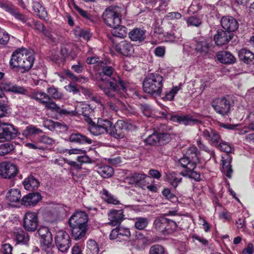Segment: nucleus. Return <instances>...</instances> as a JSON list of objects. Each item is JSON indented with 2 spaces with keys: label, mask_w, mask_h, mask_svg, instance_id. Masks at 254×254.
Instances as JSON below:
<instances>
[{
  "label": "nucleus",
  "mask_w": 254,
  "mask_h": 254,
  "mask_svg": "<svg viewBox=\"0 0 254 254\" xmlns=\"http://www.w3.org/2000/svg\"><path fill=\"white\" fill-rule=\"evenodd\" d=\"M108 62L105 61L99 63L98 70L101 81L98 86L107 96L113 97L115 91L125 90L126 85L119 76L114 74L115 70Z\"/></svg>",
  "instance_id": "1"
},
{
  "label": "nucleus",
  "mask_w": 254,
  "mask_h": 254,
  "mask_svg": "<svg viewBox=\"0 0 254 254\" xmlns=\"http://www.w3.org/2000/svg\"><path fill=\"white\" fill-rule=\"evenodd\" d=\"M196 152L197 148L195 147H190L186 151L185 156L179 160V163L186 169L185 171L181 172L182 175L198 181L200 179V175L194 171L196 167V163L198 161Z\"/></svg>",
  "instance_id": "2"
},
{
  "label": "nucleus",
  "mask_w": 254,
  "mask_h": 254,
  "mask_svg": "<svg viewBox=\"0 0 254 254\" xmlns=\"http://www.w3.org/2000/svg\"><path fill=\"white\" fill-rule=\"evenodd\" d=\"M88 221L87 214L83 211H77L70 217L68 222L74 240H79L85 237Z\"/></svg>",
  "instance_id": "3"
},
{
  "label": "nucleus",
  "mask_w": 254,
  "mask_h": 254,
  "mask_svg": "<svg viewBox=\"0 0 254 254\" xmlns=\"http://www.w3.org/2000/svg\"><path fill=\"white\" fill-rule=\"evenodd\" d=\"M163 81V77L158 73L149 74L143 81V90L150 95L160 96L162 92Z\"/></svg>",
  "instance_id": "4"
},
{
  "label": "nucleus",
  "mask_w": 254,
  "mask_h": 254,
  "mask_svg": "<svg viewBox=\"0 0 254 254\" xmlns=\"http://www.w3.org/2000/svg\"><path fill=\"white\" fill-rule=\"evenodd\" d=\"M122 8L118 6L110 7L106 9L102 14L103 19L106 24L110 27H116L121 22L120 14Z\"/></svg>",
  "instance_id": "5"
},
{
  "label": "nucleus",
  "mask_w": 254,
  "mask_h": 254,
  "mask_svg": "<svg viewBox=\"0 0 254 254\" xmlns=\"http://www.w3.org/2000/svg\"><path fill=\"white\" fill-rule=\"evenodd\" d=\"M219 149L226 153L232 152L231 146L225 142H221L219 145ZM232 160V157L228 153L224 154L222 157V171L226 174V176L230 178L231 177L233 170L230 165Z\"/></svg>",
  "instance_id": "6"
},
{
  "label": "nucleus",
  "mask_w": 254,
  "mask_h": 254,
  "mask_svg": "<svg viewBox=\"0 0 254 254\" xmlns=\"http://www.w3.org/2000/svg\"><path fill=\"white\" fill-rule=\"evenodd\" d=\"M211 105L215 112L223 116L229 113L231 106L229 97L214 99L212 101Z\"/></svg>",
  "instance_id": "7"
},
{
  "label": "nucleus",
  "mask_w": 254,
  "mask_h": 254,
  "mask_svg": "<svg viewBox=\"0 0 254 254\" xmlns=\"http://www.w3.org/2000/svg\"><path fill=\"white\" fill-rule=\"evenodd\" d=\"M17 133V130L13 125L0 123V141H10L15 138Z\"/></svg>",
  "instance_id": "8"
},
{
  "label": "nucleus",
  "mask_w": 254,
  "mask_h": 254,
  "mask_svg": "<svg viewBox=\"0 0 254 254\" xmlns=\"http://www.w3.org/2000/svg\"><path fill=\"white\" fill-rule=\"evenodd\" d=\"M55 243L60 251L66 252L71 245L69 235L65 231H59L55 237Z\"/></svg>",
  "instance_id": "9"
},
{
  "label": "nucleus",
  "mask_w": 254,
  "mask_h": 254,
  "mask_svg": "<svg viewBox=\"0 0 254 254\" xmlns=\"http://www.w3.org/2000/svg\"><path fill=\"white\" fill-rule=\"evenodd\" d=\"M17 166L10 162H3L0 164V176L4 179H10L18 173Z\"/></svg>",
  "instance_id": "10"
},
{
  "label": "nucleus",
  "mask_w": 254,
  "mask_h": 254,
  "mask_svg": "<svg viewBox=\"0 0 254 254\" xmlns=\"http://www.w3.org/2000/svg\"><path fill=\"white\" fill-rule=\"evenodd\" d=\"M23 226L27 231L33 232L38 226V217L36 213L29 212L25 214Z\"/></svg>",
  "instance_id": "11"
},
{
  "label": "nucleus",
  "mask_w": 254,
  "mask_h": 254,
  "mask_svg": "<svg viewBox=\"0 0 254 254\" xmlns=\"http://www.w3.org/2000/svg\"><path fill=\"white\" fill-rule=\"evenodd\" d=\"M3 9L6 12L13 15L16 19L25 23L27 26V22L31 18L19 12L18 9L15 6L12 4H1Z\"/></svg>",
  "instance_id": "12"
},
{
  "label": "nucleus",
  "mask_w": 254,
  "mask_h": 254,
  "mask_svg": "<svg viewBox=\"0 0 254 254\" xmlns=\"http://www.w3.org/2000/svg\"><path fill=\"white\" fill-rule=\"evenodd\" d=\"M116 51L120 55L130 57L134 53V47L132 44L127 41L124 40L118 43L115 46Z\"/></svg>",
  "instance_id": "13"
},
{
  "label": "nucleus",
  "mask_w": 254,
  "mask_h": 254,
  "mask_svg": "<svg viewBox=\"0 0 254 254\" xmlns=\"http://www.w3.org/2000/svg\"><path fill=\"white\" fill-rule=\"evenodd\" d=\"M170 120L174 123L183 124L185 126L197 125L201 123V121L193 118L190 115L172 116L170 118Z\"/></svg>",
  "instance_id": "14"
},
{
  "label": "nucleus",
  "mask_w": 254,
  "mask_h": 254,
  "mask_svg": "<svg viewBox=\"0 0 254 254\" xmlns=\"http://www.w3.org/2000/svg\"><path fill=\"white\" fill-rule=\"evenodd\" d=\"M33 98L41 104L44 105L47 109L50 110L53 108L55 105V102H53L51 98L46 93L37 91L33 94Z\"/></svg>",
  "instance_id": "15"
},
{
  "label": "nucleus",
  "mask_w": 254,
  "mask_h": 254,
  "mask_svg": "<svg viewBox=\"0 0 254 254\" xmlns=\"http://www.w3.org/2000/svg\"><path fill=\"white\" fill-rule=\"evenodd\" d=\"M148 177L144 173H134L125 178V182L131 185H144L145 179Z\"/></svg>",
  "instance_id": "16"
},
{
  "label": "nucleus",
  "mask_w": 254,
  "mask_h": 254,
  "mask_svg": "<svg viewBox=\"0 0 254 254\" xmlns=\"http://www.w3.org/2000/svg\"><path fill=\"white\" fill-rule=\"evenodd\" d=\"M26 52L25 48H19L16 50L11 55L10 60V65L12 68L18 67L21 69V65L23 64L22 57Z\"/></svg>",
  "instance_id": "17"
},
{
  "label": "nucleus",
  "mask_w": 254,
  "mask_h": 254,
  "mask_svg": "<svg viewBox=\"0 0 254 254\" xmlns=\"http://www.w3.org/2000/svg\"><path fill=\"white\" fill-rule=\"evenodd\" d=\"M109 222L110 225L115 226L120 224L125 219L123 210H112L108 214Z\"/></svg>",
  "instance_id": "18"
},
{
  "label": "nucleus",
  "mask_w": 254,
  "mask_h": 254,
  "mask_svg": "<svg viewBox=\"0 0 254 254\" xmlns=\"http://www.w3.org/2000/svg\"><path fill=\"white\" fill-rule=\"evenodd\" d=\"M221 24L226 31L231 33L237 30L239 26L237 21L232 16H224L221 18Z\"/></svg>",
  "instance_id": "19"
},
{
  "label": "nucleus",
  "mask_w": 254,
  "mask_h": 254,
  "mask_svg": "<svg viewBox=\"0 0 254 254\" xmlns=\"http://www.w3.org/2000/svg\"><path fill=\"white\" fill-rule=\"evenodd\" d=\"M232 39V34L227 31L221 29L218 30L217 33L214 36V40L218 46L227 44Z\"/></svg>",
  "instance_id": "20"
},
{
  "label": "nucleus",
  "mask_w": 254,
  "mask_h": 254,
  "mask_svg": "<svg viewBox=\"0 0 254 254\" xmlns=\"http://www.w3.org/2000/svg\"><path fill=\"white\" fill-rule=\"evenodd\" d=\"M37 234L40 238L41 243L44 246H49L52 242V235L49 228L41 226L38 229Z\"/></svg>",
  "instance_id": "21"
},
{
  "label": "nucleus",
  "mask_w": 254,
  "mask_h": 254,
  "mask_svg": "<svg viewBox=\"0 0 254 254\" xmlns=\"http://www.w3.org/2000/svg\"><path fill=\"white\" fill-rule=\"evenodd\" d=\"M202 135L213 146H217L221 139L220 135L211 128L204 129L202 132Z\"/></svg>",
  "instance_id": "22"
},
{
  "label": "nucleus",
  "mask_w": 254,
  "mask_h": 254,
  "mask_svg": "<svg viewBox=\"0 0 254 254\" xmlns=\"http://www.w3.org/2000/svg\"><path fill=\"white\" fill-rule=\"evenodd\" d=\"M22 60L23 62L22 63L23 64H22L21 69L23 70L22 72H24L29 70L33 66L35 58L33 54L26 49V52L22 57Z\"/></svg>",
  "instance_id": "23"
},
{
  "label": "nucleus",
  "mask_w": 254,
  "mask_h": 254,
  "mask_svg": "<svg viewBox=\"0 0 254 254\" xmlns=\"http://www.w3.org/2000/svg\"><path fill=\"white\" fill-rule=\"evenodd\" d=\"M41 199V194L38 192L30 193L23 197L21 200L22 205L26 206H34Z\"/></svg>",
  "instance_id": "24"
},
{
  "label": "nucleus",
  "mask_w": 254,
  "mask_h": 254,
  "mask_svg": "<svg viewBox=\"0 0 254 254\" xmlns=\"http://www.w3.org/2000/svg\"><path fill=\"white\" fill-rule=\"evenodd\" d=\"M75 116L82 115L86 118V120L89 117V116L93 112V110L90 106L85 103H78L75 107Z\"/></svg>",
  "instance_id": "25"
},
{
  "label": "nucleus",
  "mask_w": 254,
  "mask_h": 254,
  "mask_svg": "<svg viewBox=\"0 0 254 254\" xmlns=\"http://www.w3.org/2000/svg\"><path fill=\"white\" fill-rule=\"evenodd\" d=\"M25 189L29 191L36 190L40 185L38 180L33 176H29L23 181Z\"/></svg>",
  "instance_id": "26"
},
{
  "label": "nucleus",
  "mask_w": 254,
  "mask_h": 254,
  "mask_svg": "<svg viewBox=\"0 0 254 254\" xmlns=\"http://www.w3.org/2000/svg\"><path fill=\"white\" fill-rule=\"evenodd\" d=\"M217 59L221 63L231 64L236 61V58L230 52L227 51L219 52L216 55Z\"/></svg>",
  "instance_id": "27"
},
{
  "label": "nucleus",
  "mask_w": 254,
  "mask_h": 254,
  "mask_svg": "<svg viewBox=\"0 0 254 254\" xmlns=\"http://www.w3.org/2000/svg\"><path fill=\"white\" fill-rule=\"evenodd\" d=\"M168 218L165 216H160L156 218L154 222V227L158 231L166 235V228L168 227Z\"/></svg>",
  "instance_id": "28"
},
{
  "label": "nucleus",
  "mask_w": 254,
  "mask_h": 254,
  "mask_svg": "<svg viewBox=\"0 0 254 254\" xmlns=\"http://www.w3.org/2000/svg\"><path fill=\"white\" fill-rule=\"evenodd\" d=\"M14 237L17 244L28 245L29 236L22 229H15L14 232Z\"/></svg>",
  "instance_id": "29"
},
{
  "label": "nucleus",
  "mask_w": 254,
  "mask_h": 254,
  "mask_svg": "<svg viewBox=\"0 0 254 254\" xmlns=\"http://www.w3.org/2000/svg\"><path fill=\"white\" fill-rule=\"evenodd\" d=\"M127 124L122 121H118L115 125L114 135L117 138H123L125 136Z\"/></svg>",
  "instance_id": "30"
},
{
  "label": "nucleus",
  "mask_w": 254,
  "mask_h": 254,
  "mask_svg": "<svg viewBox=\"0 0 254 254\" xmlns=\"http://www.w3.org/2000/svg\"><path fill=\"white\" fill-rule=\"evenodd\" d=\"M116 92H114V97H108L110 99V101L107 103L110 109L114 112H117L119 109H123L125 108V105L122 102L116 98L115 93Z\"/></svg>",
  "instance_id": "31"
},
{
  "label": "nucleus",
  "mask_w": 254,
  "mask_h": 254,
  "mask_svg": "<svg viewBox=\"0 0 254 254\" xmlns=\"http://www.w3.org/2000/svg\"><path fill=\"white\" fill-rule=\"evenodd\" d=\"M69 139L71 142L79 144H89L92 143L91 139L79 133H72L70 134Z\"/></svg>",
  "instance_id": "32"
},
{
  "label": "nucleus",
  "mask_w": 254,
  "mask_h": 254,
  "mask_svg": "<svg viewBox=\"0 0 254 254\" xmlns=\"http://www.w3.org/2000/svg\"><path fill=\"white\" fill-rule=\"evenodd\" d=\"M86 122L88 123L90 126L88 127L89 131L94 135H99L101 134H104L103 128H101L97 123L96 124L93 122L91 118H88L86 119Z\"/></svg>",
  "instance_id": "33"
},
{
  "label": "nucleus",
  "mask_w": 254,
  "mask_h": 254,
  "mask_svg": "<svg viewBox=\"0 0 254 254\" xmlns=\"http://www.w3.org/2000/svg\"><path fill=\"white\" fill-rule=\"evenodd\" d=\"M33 9L36 15L41 19H44L47 16L45 8L39 1L35 0L33 2Z\"/></svg>",
  "instance_id": "34"
},
{
  "label": "nucleus",
  "mask_w": 254,
  "mask_h": 254,
  "mask_svg": "<svg viewBox=\"0 0 254 254\" xmlns=\"http://www.w3.org/2000/svg\"><path fill=\"white\" fill-rule=\"evenodd\" d=\"M128 36L131 41L141 42L145 39V32L139 28H136L130 31Z\"/></svg>",
  "instance_id": "35"
},
{
  "label": "nucleus",
  "mask_w": 254,
  "mask_h": 254,
  "mask_svg": "<svg viewBox=\"0 0 254 254\" xmlns=\"http://www.w3.org/2000/svg\"><path fill=\"white\" fill-rule=\"evenodd\" d=\"M240 59L245 63L249 64L254 59V54L246 49L241 50L239 53Z\"/></svg>",
  "instance_id": "36"
},
{
  "label": "nucleus",
  "mask_w": 254,
  "mask_h": 254,
  "mask_svg": "<svg viewBox=\"0 0 254 254\" xmlns=\"http://www.w3.org/2000/svg\"><path fill=\"white\" fill-rule=\"evenodd\" d=\"M209 47L208 41L205 39L196 41L195 49L201 54H206L208 53Z\"/></svg>",
  "instance_id": "37"
},
{
  "label": "nucleus",
  "mask_w": 254,
  "mask_h": 254,
  "mask_svg": "<svg viewBox=\"0 0 254 254\" xmlns=\"http://www.w3.org/2000/svg\"><path fill=\"white\" fill-rule=\"evenodd\" d=\"M99 252L98 244L93 240H89L86 245V254H98Z\"/></svg>",
  "instance_id": "38"
},
{
  "label": "nucleus",
  "mask_w": 254,
  "mask_h": 254,
  "mask_svg": "<svg viewBox=\"0 0 254 254\" xmlns=\"http://www.w3.org/2000/svg\"><path fill=\"white\" fill-rule=\"evenodd\" d=\"M98 173L104 178H109L114 174L113 169L109 166H102L97 169Z\"/></svg>",
  "instance_id": "39"
},
{
  "label": "nucleus",
  "mask_w": 254,
  "mask_h": 254,
  "mask_svg": "<svg viewBox=\"0 0 254 254\" xmlns=\"http://www.w3.org/2000/svg\"><path fill=\"white\" fill-rule=\"evenodd\" d=\"M111 32L115 37L124 38L127 35V30L125 26L120 25L118 26H116V27H113Z\"/></svg>",
  "instance_id": "40"
},
{
  "label": "nucleus",
  "mask_w": 254,
  "mask_h": 254,
  "mask_svg": "<svg viewBox=\"0 0 254 254\" xmlns=\"http://www.w3.org/2000/svg\"><path fill=\"white\" fill-rule=\"evenodd\" d=\"M21 197L20 191L18 189H12L8 191L6 194V198L10 202H17Z\"/></svg>",
  "instance_id": "41"
},
{
  "label": "nucleus",
  "mask_w": 254,
  "mask_h": 254,
  "mask_svg": "<svg viewBox=\"0 0 254 254\" xmlns=\"http://www.w3.org/2000/svg\"><path fill=\"white\" fill-rule=\"evenodd\" d=\"M97 123L99 127L103 128L104 133L108 132L112 126V123L106 119L98 118Z\"/></svg>",
  "instance_id": "42"
},
{
  "label": "nucleus",
  "mask_w": 254,
  "mask_h": 254,
  "mask_svg": "<svg viewBox=\"0 0 254 254\" xmlns=\"http://www.w3.org/2000/svg\"><path fill=\"white\" fill-rule=\"evenodd\" d=\"M134 227L136 229L143 230L148 224L147 219L144 217H136L134 219Z\"/></svg>",
  "instance_id": "43"
},
{
  "label": "nucleus",
  "mask_w": 254,
  "mask_h": 254,
  "mask_svg": "<svg viewBox=\"0 0 254 254\" xmlns=\"http://www.w3.org/2000/svg\"><path fill=\"white\" fill-rule=\"evenodd\" d=\"M27 26L32 28L35 29L40 32H43L45 30L44 25L40 21H35L33 19H31L27 22Z\"/></svg>",
  "instance_id": "44"
},
{
  "label": "nucleus",
  "mask_w": 254,
  "mask_h": 254,
  "mask_svg": "<svg viewBox=\"0 0 254 254\" xmlns=\"http://www.w3.org/2000/svg\"><path fill=\"white\" fill-rule=\"evenodd\" d=\"M167 179L171 186L176 188L182 181V178L175 173H171L168 175Z\"/></svg>",
  "instance_id": "45"
},
{
  "label": "nucleus",
  "mask_w": 254,
  "mask_h": 254,
  "mask_svg": "<svg viewBox=\"0 0 254 254\" xmlns=\"http://www.w3.org/2000/svg\"><path fill=\"white\" fill-rule=\"evenodd\" d=\"M47 92L53 99L59 100L63 98V94L59 92L57 88L54 86L50 87L47 89Z\"/></svg>",
  "instance_id": "46"
},
{
  "label": "nucleus",
  "mask_w": 254,
  "mask_h": 254,
  "mask_svg": "<svg viewBox=\"0 0 254 254\" xmlns=\"http://www.w3.org/2000/svg\"><path fill=\"white\" fill-rule=\"evenodd\" d=\"M14 149V146L10 143H5L0 145V156L9 153Z\"/></svg>",
  "instance_id": "47"
},
{
  "label": "nucleus",
  "mask_w": 254,
  "mask_h": 254,
  "mask_svg": "<svg viewBox=\"0 0 254 254\" xmlns=\"http://www.w3.org/2000/svg\"><path fill=\"white\" fill-rule=\"evenodd\" d=\"M119 239L124 241H127L130 237V232L129 229L120 227L118 228Z\"/></svg>",
  "instance_id": "48"
},
{
  "label": "nucleus",
  "mask_w": 254,
  "mask_h": 254,
  "mask_svg": "<svg viewBox=\"0 0 254 254\" xmlns=\"http://www.w3.org/2000/svg\"><path fill=\"white\" fill-rule=\"evenodd\" d=\"M102 194L103 198L109 203L113 204H119V201L116 198H115L111 193H110L108 190H103L102 191Z\"/></svg>",
  "instance_id": "49"
},
{
  "label": "nucleus",
  "mask_w": 254,
  "mask_h": 254,
  "mask_svg": "<svg viewBox=\"0 0 254 254\" xmlns=\"http://www.w3.org/2000/svg\"><path fill=\"white\" fill-rule=\"evenodd\" d=\"M55 106L52 108H50V110H52L53 111H55L57 113H58L61 116H67V115H71L75 116V113L74 111H69L66 109H61L60 107H59L55 102Z\"/></svg>",
  "instance_id": "50"
},
{
  "label": "nucleus",
  "mask_w": 254,
  "mask_h": 254,
  "mask_svg": "<svg viewBox=\"0 0 254 254\" xmlns=\"http://www.w3.org/2000/svg\"><path fill=\"white\" fill-rule=\"evenodd\" d=\"M181 89L179 86H177L172 88V89L165 94V96L163 98L164 100L172 101L175 95Z\"/></svg>",
  "instance_id": "51"
},
{
  "label": "nucleus",
  "mask_w": 254,
  "mask_h": 254,
  "mask_svg": "<svg viewBox=\"0 0 254 254\" xmlns=\"http://www.w3.org/2000/svg\"><path fill=\"white\" fill-rule=\"evenodd\" d=\"M168 223H167L168 227H167V228H166L167 229H166V235L170 234L173 233L176 230V229L178 227V225L176 221L177 220L176 219H170L168 218Z\"/></svg>",
  "instance_id": "52"
},
{
  "label": "nucleus",
  "mask_w": 254,
  "mask_h": 254,
  "mask_svg": "<svg viewBox=\"0 0 254 254\" xmlns=\"http://www.w3.org/2000/svg\"><path fill=\"white\" fill-rule=\"evenodd\" d=\"M149 254H167L163 247L160 245H155L150 248Z\"/></svg>",
  "instance_id": "53"
},
{
  "label": "nucleus",
  "mask_w": 254,
  "mask_h": 254,
  "mask_svg": "<svg viewBox=\"0 0 254 254\" xmlns=\"http://www.w3.org/2000/svg\"><path fill=\"white\" fill-rule=\"evenodd\" d=\"M42 132V130L33 126L27 127L23 131V134L25 136H28L31 134H38Z\"/></svg>",
  "instance_id": "54"
},
{
  "label": "nucleus",
  "mask_w": 254,
  "mask_h": 254,
  "mask_svg": "<svg viewBox=\"0 0 254 254\" xmlns=\"http://www.w3.org/2000/svg\"><path fill=\"white\" fill-rule=\"evenodd\" d=\"M186 21L188 26L198 27L201 24V19L196 16L190 17L187 19Z\"/></svg>",
  "instance_id": "55"
},
{
  "label": "nucleus",
  "mask_w": 254,
  "mask_h": 254,
  "mask_svg": "<svg viewBox=\"0 0 254 254\" xmlns=\"http://www.w3.org/2000/svg\"><path fill=\"white\" fill-rule=\"evenodd\" d=\"M196 143L198 147L200 150H203L208 154L209 159L214 155L213 151L210 150L205 144L202 143L200 139L197 140Z\"/></svg>",
  "instance_id": "56"
},
{
  "label": "nucleus",
  "mask_w": 254,
  "mask_h": 254,
  "mask_svg": "<svg viewBox=\"0 0 254 254\" xmlns=\"http://www.w3.org/2000/svg\"><path fill=\"white\" fill-rule=\"evenodd\" d=\"M145 142L149 145H155L159 142L158 133L155 132L149 135L146 139Z\"/></svg>",
  "instance_id": "57"
},
{
  "label": "nucleus",
  "mask_w": 254,
  "mask_h": 254,
  "mask_svg": "<svg viewBox=\"0 0 254 254\" xmlns=\"http://www.w3.org/2000/svg\"><path fill=\"white\" fill-rule=\"evenodd\" d=\"M162 194L164 197L169 200L172 202L177 201V197L173 193L171 192V191L168 189H165L162 191Z\"/></svg>",
  "instance_id": "58"
},
{
  "label": "nucleus",
  "mask_w": 254,
  "mask_h": 254,
  "mask_svg": "<svg viewBox=\"0 0 254 254\" xmlns=\"http://www.w3.org/2000/svg\"><path fill=\"white\" fill-rule=\"evenodd\" d=\"M74 7L76 11L79 13V14L83 18L88 20L90 21H93V17L87 11L82 9L81 8L78 7L77 5H75Z\"/></svg>",
  "instance_id": "59"
},
{
  "label": "nucleus",
  "mask_w": 254,
  "mask_h": 254,
  "mask_svg": "<svg viewBox=\"0 0 254 254\" xmlns=\"http://www.w3.org/2000/svg\"><path fill=\"white\" fill-rule=\"evenodd\" d=\"M9 40L8 34L4 30L0 28V44L5 45Z\"/></svg>",
  "instance_id": "60"
},
{
  "label": "nucleus",
  "mask_w": 254,
  "mask_h": 254,
  "mask_svg": "<svg viewBox=\"0 0 254 254\" xmlns=\"http://www.w3.org/2000/svg\"><path fill=\"white\" fill-rule=\"evenodd\" d=\"M38 140L39 142L49 145H52L55 142L53 138L45 135L39 136L38 138Z\"/></svg>",
  "instance_id": "61"
},
{
  "label": "nucleus",
  "mask_w": 254,
  "mask_h": 254,
  "mask_svg": "<svg viewBox=\"0 0 254 254\" xmlns=\"http://www.w3.org/2000/svg\"><path fill=\"white\" fill-rule=\"evenodd\" d=\"M66 75L72 80L74 81H77L79 82H83L85 79L83 77L77 76L74 75L71 71L67 70L66 72Z\"/></svg>",
  "instance_id": "62"
},
{
  "label": "nucleus",
  "mask_w": 254,
  "mask_h": 254,
  "mask_svg": "<svg viewBox=\"0 0 254 254\" xmlns=\"http://www.w3.org/2000/svg\"><path fill=\"white\" fill-rule=\"evenodd\" d=\"M14 84V83L8 81H3L1 83V87L0 88H2L3 90L6 91L11 92Z\"/></svg>",
  "instance_id": "63"
},
{
  "label": "nucleus",
  "mask_w": 254,
  "mask_h": 254,
  "mask_svg": "<svg viewBox=\"0 0 254 254\" xmlns=\"http://www.w3.org/2000/svg\"><path fill=\"white\" fill-rule=\"evenodd\" d=\"M27 92L26 89L22 86L14 84L11 92L16 94H24Z\"/></svg>",
  "instance_id": "64"
}]
</instances>
